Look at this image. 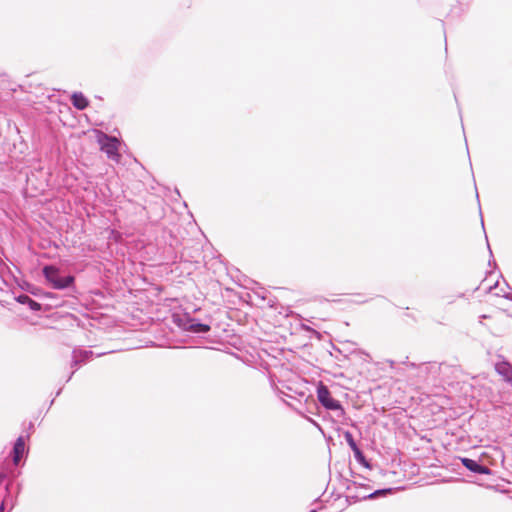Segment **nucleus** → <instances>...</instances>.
<instances>
[{"label":"nucleus","instance_id":"obj_10","mask_svg":"<svg viewBox=\"0 0 512 512\" xmlns=\"http://www.w3.org/2000/svg\"><path fill=\"white\" fill-rule=\"evenodd\" d=\"M194 330L196 332H208L210 330V327L206 324H196L194 326Z\"/></svg>","mask_w":512,"mask_h":512},{"label":"nucleus","instance_id":"obj_2","mask_svg":"<svg viewBox=\"0 0 512 512\" xmlns=\"http://www.w3.org/2000/svg\"><path fill=\"white\" fill-rule=\"evenodd\" d=\"M98 143L103 152L111 159L118 160L119 141L115 137H109L102 132H97Z\"/></svg>","mask_w":512,"mask_h":512},{"label":"nucleus","instance_id":"obj_1","mask_svg":"<svg viewBox=\"0 0 512 512\" xmlns=\"http://www.w3.org/2000/svg\"><path fill=\"white\" fill-rule=\"evenodd\" d=\"M43 273L55 289H65L74 282L73 276L60 277L58 269L54 266H45Z\"/></svg>","mask_w":512,"mask_h":512},{"label":"nucleus","instance_id":"obj_3","mask_svg":"<svg viewBox=\"0 0 512 512\" xmlns=\"http://www.w3.org/2000/svg\"><path fill=\"white\" fill-rule=\"evenodd\" d=\"M317 397L319 402L327 409L337 410L341 407L339 402L331 396L330 391L323 384L317 388Z\"/></svg>","mask_w":512,"mask_h":512},{"label":"nucleus","instance_id":"obj_8","mask_svg":"<svg viewBox=\"0 0 512 512\" xmlns=\"http://www.w3.org/2000/svg\"><path fill=\"white\" fill-rule=\"evenodd\" d=\"M18 301H19L20 303H23V304H25V303L29 304V306H30V307H31V309H33V310H39V309H40V304H39V303H37V302H35L34 300H32V299H31L29 296H27V295L19 296Z\"/></svg>","mask_w":512,"mask_h":512},{"label":"nucleus","instance_id":"obj_14","mask_svg":"<svg viewBox=\"0 0 512 512\" xmlns=\"http://www.w3.org/2000/svg\"><path fill=\"white\" fill-rule=\"evenodd\" d=\"M310 512H317L316 510H311Z\"/></svg>","mask_w":512,"mask_h":512},{"label":"nucleus","instance_id":"obj_13","mask_svg":"<svg viewBox=\"0 0 512 512\" xmlns=\"http://www.w3.org/2000/svg\"><path fill=\"white\" fill-rule=\"evenodd\" d=\"M489 317H490V316L485 315V314L481 315V318H483V319H486V318H489Z\"/></svg>","mask_w":512,"mask_h":512},{"label":"nucleus","instance_id":"obj_12","mask_svg":"<svg viewBox=\"0 0 512 512\" xmlns=\"http://www.w3.org/2000/svg\"><path fill=\"white\" fill-rule=\"evenodd\" d=\"M0 512H4V503L2 502L1 506H0Z\"/></svg>","mask_w":512,"mask_h":512},{"label":"nucleus","instance_id":"obj_11","mask_svg":"<svg viewBox=\"0 0 512 512\" xmlns=\"http://www.w3.org/2000/svg\"><path fill=\"white\" fill-rule=\"evenodd\" d=\"M389 492H391V489L377 490L374 493L370 494L369 498H375V497H377L379 495H383V494H386V493H389Z\"/></svg>","mask_w":512,"mask_h":512},{"label":"nucleus","instance_id":"obj_5","mask_svg":"<svg viewBox=\"0 0 512 512\" xmlns=\"http://www.w3.org/2000/svg\"><path fill=\"white\" fill-rule=\"evenodd\" d=\"M462 464L472 472H476L479 474H488L489 469L485 466L478 464L476 461L469 458H462Z\"/></svg>","mask_w":512,"mask_h":512},{"label":"nucleus","instance_id":"obj_9","mask_svg":"<svg viewBox=\"0 0 512 512\" xmlns=\"http://www.w3.org/2000/svg\"><path fill=\"white\" fill-rule=\"evenodd\" d=\"M345 438H346V440H347V442H348L349 446L352 448V450H353L354 452H356V453L360 454V450H359V448L357 447V445H356V443H355V441H354V439H353V437H352L351 433L347 432V433L345 434Z\"/></svg>","mask_w":512,"mask_h":512},{"label":"nucleus","instance_id":"obj_6","mask_svg":"<svg viewBox=\"0 0 512 512\" xmlns=\"http://www.w3.org/2000/svg\"><path fill=\"white\" fill-rule=\"evenodd\" d=\"M71 102L75 108L78 110H84L89 105V100L87 97L81 92H75L71 96Z\"/></svg>","mask_w":512,"mask_h":512},{"label":"nucleus","instance_id":"obj_4","mask_svg":"<svg viewBox=\"0 0 512 512\" xmlns=\"http://www.w3.org/2000/svg\"><path fill=\"white\" fill-rule=\"evenodd\" d=\"M495 370L512 387V365L506 361H500L495 364Z\"/></svg>","mask_w":512,"mask_h":512},{"label":"nucleus","instance_id":"obj_7","mask_svg":"<svg viewBox=\"0 0 512 512\" xmlns=\"http://www.w3.org/2000/svg\"><path fill=\"white\" fill-rule=\"evenodd\" d=\"M24 451H25V443H24V440L22 437H19L16 442H15V445H14V448H13V462L14 464H18L19 461L21 460L23 454H24Z\"/></svg>","mask_w":512,"mask_h":512}]
</instances>
